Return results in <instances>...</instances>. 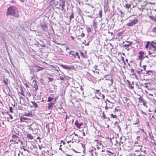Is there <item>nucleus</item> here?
<instances>
[{
  "instance_id": "obj_49",
  "label": "nucleus",
  "mask_w": 156,
  "mask_h": 156,
  "mask_svg": "<svg viewBox=\"0 0 156 156\" xmlns=\"http://www.w3.org/2000/svg\"><path fill=\"white\" fill-rule=\"evenodd\" d=\"M23 151H27L28 152H29V151L26 149H25V148H23Z\"/></svg>"
},
{
  "instance_id": "obj_26",
  "label": "nucleus",
  "mask_w": 156,
  "mask_h": 156,
  "mask_svg": "<svg viewBox=\"0 0 156 156\" xmlns=\"http://www.w3.org/2000/svg\"><path fill=\"white\" fill-rule=\"evenodd\" d=\"M146 69H142L141 72V74H146L147 70Z\"/></svg>"
},
{
  "instance_id": "obj_23",
  "label": "nucleus",
  "mask_w": 156,
  "mask_h": 156,
  "mask_svg": "<svg viewBox=\"0 0 156 156\" xmlns=\"http://www.w3.org/2000/svg\"><path fill=\"white\" fill-rule=\"evenodd\" d=\"M76 52L74 51H71L70 52V55H72V56L75 58H76Z\"/></svg>"
},
{
  "instance_id": "obj_43",
  "label": "nucleus",
  "mask_w": 156,
  "mask_h": 156,
  "mask_svg": "<svg viewBox=\"0 0 156 156\" xmlns=\"http://www.w3.org/2000/svg\"><path fill=\"white\" fill-rule=\"evenodd\" d=\"M80 53V54L83 57H85L84 55L83 52H81Z\"/></svg>"
},
{
  "instance_id": "obj_29",
  "label": "nucleus",
  "mask_w": 156,
  "mask_h": 156,
  "mask_svg": "<svg viewBox=\"0 0 156 156\" xmlns=\"http://www.w3.org/2000/svg\"><path fill=\"white\" fill-rule=\"evenodd\" d=\"M138 69V70H137L136 71L137 73L139 74H141V71H142V69Z\"/></svg>"
},
{
  "instance_id": "obj_53",
  "label": "nucleus",
  "mask_w": 156,
  "mask_h": 156,
  "mask_svg": "<svg viewBox=\"0 0 156 156\" xmlns=\"http://www.w3.org/2000/svg\"><path fill=\"white\" fill-rule=\"evenodd\" d=\"M102 99H104V98H105V96L103 94H102Z\"/></svg>"
},
{
  "instance_id": "obj_64",
  "label": "nucleus",
  "mask_w": 156,
  "mask_h": 156,
  "mask_svg": "<svg viewBox=\"0 0 156 156\" xmlns=\"http://www.w3.org/2000/svg\"><path fill=\"white\" fill-rule=\"evenodd\" d=\"M67 156H72V155H69V154H68Z\"/></svg>"
},
{
  "instance_id": "obj_59",
  "label": "nucleus",
  "mask_w": 156,
  "mask_h": 156,
  "mask_svg": "<svg viewBox=\"0 0 156 156\" xmlns=\"http://www.w3.org/2000/svg\"><path fill=\"white\" fill-rule=\"evenodd\" d=\"M63 67L64 68H66V69L68 68L67 66H63Z\"/></svg>"
},
{
  "instance_id": "obj_34",
  "label": "nucleus",
  "mask_w": 156,
  "mask_h": 156,
  "mask_svg": "<svg viewBox=\"0 0 156 156\" xmlns=\"http://www.w3.org/2000/svg\"><path fill=\"white\" fill-rule=\"evenodd\" d=\"M113 118H117V115H114L112 114L110 115Z\"/></svg>"
},
{
  "instance_id": "obj_40",
  "label": "nucleus",
  "mask_w": 156,
  "mask_h": 156,
  "mask_svg": "<svg viewBox=\"0 0 156 156\" xmlns=\"http://www.w3.org/2000/svg\"><path fill=\"white\" fill-rule=\"evenodd\" d=\"M76 56H77V57L79 58H80V56L79 55V53L78 52H76Z\"/></svg>"
},
{
  "instance_id": "obj_37",
  "label": "nucleus",
  "mask_w": 156,
  "mask_h": 156,
  "mask_svg": "<svg viewBox=\"0 0 156 156\" xmlns=\"http://www.w3.org/2000/svg\"><path fill=\"white\" fill-rule=\"evenodd\" d=\"M48 82L52 81L53 80V79L52 78L48 77Z\"/></svg>"
},
{
  "instance_id": "obj_24",
  "label": "nucleus",
  "mask_w": 156,
  "mask_h": 156,
  "mask_svg": "<svg viewBox=\"0 0 156 156\" xmlns=\"http://www.w3.org/2000/svg\"><path fill=\"white\" fill-rule=\"evenodd\" d=\"M32 103L33 105V106L35 108H37L38 106L34 102H32Z\"/></svg>"
},
{
  "instance_id": "obj_63",
  "label": "nucleus",
  "mask_w": 156,
  "mask_h": 156,
  "mask_svg": "<svg viewBox=\"0 0 156 156\" xmlns=\"http://www.w3.org/2000/svg\"><path fill=\"white\" fill-rule=\"evenodd\" d=\"M148 52H149V55H151V54H152V53H151L150 51H149Z\"/></svg>"
},
{
  "instance_id": "obj_17",
  "label": "nucleus",
  "mask_w": 156,
  "mask_h": 156,
  "mask_svg": "<svg viewBox=\"0 0 156 156\" xmlns=\"http://www.w3.org/2000/svg\"><path fill=\"white\" fill-rule=\"evenodd\" d=\"M154 42H152V43H151V46L152 48H154V51H156V46L155 44L154 43Z\"/></svg>"
},
{
  "instance_id": "obj_7",
  "label": "nucleus",
  "mask_w": 156,
  "mask_h": 156,
  "mask_svg": "<svg viewBox=\"0 0 156 156\" xmlns=\"http://www.w3.org/2000/svg\"><path fill=\"white\" fill-rule=\"evenodd\" d=\"M104 78H105L106 80H110L111 82V84L113 83V80L112 77L109 75H105L104 76Z\"/></svg>"
},
{
  "instance_id": "obj_20",
  "label": "nucleus",
  "mask_w": 156,
  "mask_h": 156,
  "mask_svg": "<svg viewBox=\"0 0 156 156\" xmlns=\"http://www.w3.org/2000/svg\"><path fill=\"white\" fill-rule=\"evenodd\" d=\"M152 71L150 70H147L146 73V74L148 75H151L152 74Z\"/></svg>"
},
{
  "instance_id": "obj_61",
  "label": "nucleus",
  "mask_w": 156,
  "mask_h": 156,
  "mask_svg": "<svg viewBox=\"0 0 156 156\" xmlns=\"http://www.w3.org/2000/svg\"><path fill=\"white\" fill-rule=\"evenodd\" d=\"M19 142H20V143H21V144H23V142H22V141H20H20H19Z\"/></svg>"
},
{
  "instance_id": "obj_27",
  "label": "nucleus",
  "mask_w": 156,
  "mask_h": 156,
  "mask_svg": "<svg viewBox=\"0 0 156 156\" xmlns=\"http://www.w3.org/2000/svg\"><path fill=\"white\" fill-rule=\"evenodd\" d=\"M152 31L154 33L156 34V27L153 28Z\"/></svg>"
},
{
  "instance_id": "obj_62",
  "label": "nucleus",
  "mask_w": 156,
  "mask_h": 156,
  "mask_svg": "<svg viewBox=\"0 0 156 156\" xmlns=\"http://www.w3.org/2000/svg\"><path fill=\"white\" fill-rule=\"evenodd\" d=\"M71 142V141H68L67 142V143L68 144H69Z\"/></svg>"
},
{
  "instance_id": "obj_22",
  "label": "nucleus",
  "mask_w": 156,
  "mask_h": 156,
  "mask_svg": "<svg viewBox=\"0 0 156 156\" xmlns=\"http://www.w3.org/2000/svg\"><path fill=\"white\" fill-rule=\"evenodd\" d=\"M35 100H38L40 98V96H37L36 94H34L33 96Z\"/></svg>"
},
{
  "instance_id": "obj_50",
  "label": "nucleus",
  "mask_w": 156,
  "mask_h": 156,
  "mask_svg": "<svg viewBox=\"0 0 156 156\" xmlns=\"http://www.w3.org/2000/svg\"><path fill=\"white\" fill-rule=\"evenodd\" d=\"M149 44L148 43H147L146 44V46H145L146 48H148V46H149Z\"/></svg>"
},
{
  "instance_id": "obj_60",
  "label": "nucleus",
  "mask_w": 156,
  "mask_h": 156,
  "mask_svg": "<svg viewBox=\"0 0 156 156\" xmlns=\"http://www.w3.org/2000/svg\"><path fill=\"white\" fill-rule=\"evenodd\" d=\"M99 91V90H96V93H98Z\"/></svg>"
},
{
  "instance_id": "obj_38",
  "label": "nucleus",
  "mask_w": 156,
  "mask_h": 156,
  "mask_svg": "<svg viewBox=\"0 0 156 156\" xmlns=\"http://www.w3.org/2000/svg\"><path fill=\"white\" fill-rule=\"evenodd\" d=\"M143 55H140L138 56V58L140 59H143Z\"/></svg>"
},
{
  "instance_id": "obj_1",
  "label": "nucleus",
  "mask_w": 156,
  "mask_h": 156,
  "mask_svg": "<svg viewBox=\"0 0 156 156\" xmlns=\"http://www.w3.org/2000/svg\"><path fill=\"white\" fill-rule=\"evenodd\" d=\"M9 15L16 17H18L19 15L18 9L16 7L13 6H10L8 8L6 16H8Z\"/></svg>"
},
{
  "instance_id": "obj_39",
  "label": "nucleus",
  "mask_w": 156,
  "mask_h": 156,
  "mask_svg": "<svg viewBox=\"0 0 156 156\" xmlns=\"http://www.w3.org/2000/svg\"><path fill=\"white\" fill-rule=\"evenodd\" d=\"M31 125H29L28 126V127H29L28 129L29 130H33V129L31 127Z\"/></svg>"
},
{
  "instance_id": "obj_48",
  "label": "nucleus",
  "mask_w": 156,
  "mask_h": 156,
  "mask_svg": "<svg viewBox=\"0 0 156 156\" xmlns=\"http://www.w3.org/2000/svg\"><path fill=\"white\" fill-rule=\"evenodd\" d=\"M9 118H10V119H13V117L12 116V115L10 114L9 115Z\"/></svg>"
},
{
  "instance_id": "obj_51",
  "label": "nucleus",
  "mask_w": 156,
  "mask_h": 156,
  "mask_svg": "<svg viewBox=\"0 0 156 156\" xmlns=\"http://www.w3.org/2000/svg\"><path fill=\"white\" fill-rule=\"evenodd\" d=\"M85 35V34L83 33H82L81 35L82 37H83Z\"/></svg>"
},
{
  "instance_id": "obj_54",
  "label": "nucleus",
  "mask_w": 156,
  "mask_h": 156,
  "mask_svg": "<svg viewBox=\"0 0 156 156\" xmlns=\"http://www.w3.org/2000/svg\"><path fill=\"white\" fill-rule=\"evenodd\" d=\"M83 124V123L82 122H80V123H79V125H80V127H81V126H82Z\"/></svg>"
},
{
  "instance_id": "obj_36",
  "label": "nucleus",
  "mask_w": 156,
  "mask_h": 156,
  "mask_svg": "<svg viewBox=\"0 0 156 156\" xmlns=\"http://www.w3.org/2000/svg\"><path fill=\"white\" fill-rule=\"evenodd\" d=\"M144 54V52L143 51H140L138 53V54L140 55H143Z\"/></svg>"
},
{
  "instance_id": "obj_45",
  "label": "nucleus",
  "mask_w": 156,
  "mask_h": 156,
  "mask_svg": "<svg viewBox=\"0 0 156 156\" xmlns=\"http://www.w3.org/2000/svg\"><path fill=\"white\" fill-rule=\"evenodd\" d=\"M146 93L148 94L150 96H151L152 97H153V94H150V93H148V92H146Z\"/></svg>"
},
{
  "instance_id": "obj_8",
  "label": "nucleus",
  "mask_w": 156,
  "mask_h": 156,
  "mask_svg": "<svg viewBox=\"0 0 156 156\" xmlns=\"http://www.w3.org/2000/svg\"><path fill=\"white\" fill-rule=\"evenodd\" d=\"M142 146V145H135V148L136 152H139L141 150Z\"/></svg>"
},
{
  "instance_id": "obj_9",
  "label": "nucleus",
  "mask_w": 156,
  "mask_h": 156,
  "mask_svg": "<svg viewBox=\"0 0 156 156\" xmlns=\"http://www.w3.org/2000/svg\"><path fill=\"white\" fill-rule=\"evenodd\" d=\"M41 27L44 31H46L47 28V26L44 22H43L41 24Z\"/></svg>"
},
{
  "instance_id": "obj_47",
  "label": "nucleus",
  "mask_w": 156,
  "mask_h": 156,
  "mask_svg": "<svg viewBox=\"0 0 156 156\" xmlns=\"http://www.w3.org/2000/svg\"><path fill=\"white\" fill-rule=\"evenodd\" d=\"M58 97H56L54 98V102H55L56 100L58 98Z\"/></svg>"
},
{
  "instance_id": "obj_13",
  "label": "nucleus",
  "mask_w": 156,
  "mask_h": 156,
  "mask_svg": "<svg viewBox=\"0 0 156 156\" xmlns=\"http://www.w3.org/2000/svg\"><path fill=\"white\" fill-rule=\"evenodd\" d=\"M28 119H29L27 117H24V116L23 115L20 118V120L22 122H26V120Z\"/></svg>"
},
{
  "instance_id": "obj_46",
  "label": "nucleus",
  "mask_w": 156,
  "mask_h": 156,
  "mask_svg": "<svg viewBox=\"0 0 156 156\" xmlns=\"http://www.w3.org/2000/svg\"><path fill=\"white\" fill-rule=\"evenodd\" d=\"M102 116H103V117L105 119H106V115H105V114H104V113H103V114Z\"/></svg>"
},
{
  "instance_id": "obj_19",
  "label": "nucleus",
  "mask_w": 156,
  "mask_h": 156,
  "mask_svg": "<svg viewBox=\"0 0 156 156\" xmlns=\"http://www.w3.org/2000/svg\"><path fill=\"white\" fill-rule=\"evenodd\" d=\"M127 82H128L129 87L131 89H133V87L132 85L130 82L128 80H127Z\"/></svg>"
},
{
  "instance_id": "obj_42",
  "label": "nucleus",
  "mask_w": 156,
  "mask_h": 156,
  "mask_svg": "<svg viewBox=\"0 0 156 156\" xmlns=\"http://www.w3.org/2000/svg\"><path fill=\"white\" fill-rule=\"evenodd\" d=\"M87 31L88 32H90L91 31V28L89 27L87 29Z\"/></svg>"
},
{
  "instance_id": "obj_25",
  "label": "nucleus",
  "mask_w": 156,
  "mask_h": 156,
  "mask_svg": "<svg viewBox=\"0 0 156 156\" xmlns=\"http://www.w3.org/2000/svg\"><path fill=\"white\" fill-rule=\"evenodd\" d=\"M54 99L53 98H51V97H49L48 98V102H51Z\"/></svg>"
},
{
  "instance_id": "obj_15",
  "label": "nucleus",
  "mask_w": 156,
  "mask_h": 156,
  "mask_svg": "<svg viewBox=\"0 0 156 156\" xmlns=\"http://www.w3.org/2000/svg\"><path fill=\"white\" fill-rule=\"evenodd\" d=\"M132 42H130L128 44H124L123 46V47H124L125 49H127L128 50H129V49H127V48L129 46H130L131 45V44H132Z\"/></svg>"
},
{
  "instance_id": "obj_32",
  "label": "nucleus",
  "mask_w": 156,
  "mask_h": 156,
  "mask_svg": "<svg viewBox=\"0 0 156 156\" xmlns=\"http://www.w3.org/2000/svg\"><path fill=\"white\" fill-rule=\"evenodd\" d=\"M8 80L6 79H5L3 81L4 83L6 85H7L8 84Z\"/></svg>"
},
{
  "instance_id": "obj_57",
  "label": "nucleus",
  "mask_w": 156,
  "mask_h": 156,
  "mask_svg": "<svg viewBox=\"0 0 156 156\" xmlns=\"http://www.w3.org/2000/svg\"><path fill=\"white\" fill-rule=\"evenodd\" d=\"M141 112L142 114H144L145 115H146V114L145 112H144L142 111L141 110Z\"/></svg>"
},
{
  "instance_id": "obj_28",
  "label": "nucleus",
  "mask_w": 156,
  "mask_h": 156,
  "mask_svg": "<svg viewBox=\"0 0 156 156\" xmlns=\"http://www.w3.org/2000/svg\"><path fill=\"white\" fill-rule=\"evenodd\" d=\"M131 6V4H126L125 5V7L128 9L130 8Z\"/></svg>"
},
{
  "instance_id": "obj_18",
  "label": "nucleus",
  "mask_w": 156,
  "mask_h": 156,
  "mask_svg": "<svg viewBox=\"0 0 156 156\" xmlns=\"http://www.w3.org/2000/svg\"><path fill=\"white\" fill-rule=\"evenodd\" d=\"M75 124L78 128H80V125H79V123L78 122V120H77L76 121Z\"/></svg>"
},
{
  "instance_id": "obj_6",
  "label": "nucleus",
  "mask_w": 156,
  "mask_h": 156,
  "mask_svg": "<svg viewBox=\"0 0 156 156\" xmlns=\"http://www.w3.org/2000/svg\"><path fill=\"white\" fill-rule=\"evenodd\" d=\"M34 79L35 78L34 77H31V80H33V81L32 84V85L34 88H35V91H37V90L38 89V87L37 83Z\"/></svg>"
},
{
  "instance_id": "obj_11",
  "label": "nucleus",
  "mask_w": 156,
  "mask_h": 156,
  "mask_svg": "<svg viewBox=\"0 0 156 156\" xmlns=\"http://www.w3.org/2000/svg\"><path fill=\"white\" fill-rule=\"evenodd\" d=\"M139 101L140 102L143 103V105L144 106H146V104L147 103V102L144 100L142 99L140 97L139 98Z\"/></svg>"
},
{
  "instance_id": "obj_33",
  "label": "nucleus",
  "mask_w": 156,
  "mask_h": 156,
  "mask_svg": "<svg viewBox=\"0 0 156 156\" xmlns=\"http://www.w3.org/2000/svg\"><path fill=\"white\" fill-rule=\"evenodd\" d=\"M93 27L95 29L97 27V24L95 22L93 23Z\"/></svg>"
},
{
  "instance_id": "obj_12",
  "label": "nucleus",
  "mask_w": 156,
  "mask_h": 156,
  "mask_svg": "<svg viewBox=\"0 0 156 156\" xmlns=\"http://www.w3.org/2000/svg\"><path fill=\"white\" fill-rule=\"evenodd\" d=\"M7 91H6L4 89H3V91L6 94H8L9 96H10L11 95V91L10 88L9 87H8V89H7Z\"/></svg>"
},
{
  "instance_id": "obj_52",
  "label": "nucleus",
  "mask_w": 156,
  "mask_h": 156,
  "mask_svg": "<svg viewBox=\"0 0 156 156\" xmlns=\"http://www.w3.org/2000/svg\"><path fill=\"white\" fill-rule=\"evenodd\" d=\"M27 94L29 97H30L31 96L29 92L27 93Z\"/></svg>"
},
{
  "instance_id": "obj_41",
  "label": "nucleus",
  "mask_w": 156,
  "mask_h": 156,
  "mask_svg": "<svg viewBox=\"0 0 156 156\" xmlns=\"http://www.w3.org/2000/svg\"><path fill=\"white\" fill-rule=\"evenodd\" d=\"M9 111L11 113L12 112V108L11 107H9Z\"/></svg>"
},
{
  "instance_id": "obj_10",
  "label": "nucleus",
  "mask_w": 156,
  "mask_h": 156,
  "mask_svg": "<svg viewBox=\"0 0 156 156\" xmlns=\"http://www.w3.org/2000/svg\"><path fill=\"white\" fill-rule=\"evenodd\" d=\"M65 2L63 0H61L59 4V5L62 7V10H63L65 6Z\"/></svg>"
},
{
  "instance_id": "obj_16",
  "label": "nucleus",
  "mask_w": 156,
  "mask_h": 156,
  "mask_svg": "<svg viewBox=\"0 0 156 156\" xmlns=\"http://www.w3.org/2000/svg\"><path fill=\"white\" fill-rule=\"evenodd\" d=\"M55 103L53 102H50L48 104V108L50 109L54 105Z\"/></svg>"
},
{
  "instance_id": "obj_3",
  "label": "nucleus",
  "mask_w": 156,
  "mask_h": 156,
  "mask_svg": "<svg viewBox=\"0 0 156 156\" xmlns=\"http://www.w3.org/2000/svg\"><path fill=\"white\" fill-rule=\"evenodd\" d=\"M138 22V20L136 18H130L128 23H126V25L129 27H132Z\"/></svg>"
},
{
  "instance_id": "obj_58",
  "label": "nucleus",
  "mask_w": 156,
  "mask_h": 156,
  "mask_svg": "<svg viewBox=\"0 0 156 156\" xmlns=\"http://www.w3.org/2000/svg\"><path fill=\"white\" fill-rule=\"evenodd\" d=\"M62 146V145H60V148H59V149L60 150H62V148H61V147Z\"/></svg>"
},
{
  "instance_id": "obj_55",
  "label": "nucleus",
  "mask_w": 156,
  "mask_h": 156,
  "mask_svg": "<svg viewBox=\"0 0 156 156\" xmlns=\"http://www.w3.org/2000/svg\"><path fill=\"white\" fill-rule=\"evenodd\" d=\"M71 37L72 39V40H74V38L73 36H71Z\"/></svg>"
},
{
  "instance_id": "obj_5",
  "label": "nucleus",
  "mask_w": 156,
  "mask_h": 156,
  "mask_svg": "<svg viewBox=\"0 0 156 156\" xmlns=\"http://www.w3.org/2000/svg\"><path fill=\"white\" fill-rule=\"evenodd\" d=\"M12 140H10V141H13L15 143L18 144L19 141H20V140L19 137L15 135H13L12 136Z\"/></svg>"
},
{
  "instance_id": "obj_44",
  "label": "nucleus",
  "mask_w": 156,
  "mask_h": 156,
  "mask_svg": "<svg viewBox=\"0 0 156 156\" xmlns=\"http://www.w3.org/2000/svg\"><path fill=\"white\" fill-rule=\"evenodd\" d=\"M139 123V120H138V121H137L136 122L134 123H133V124L134 125H136V124H138Z\"/></svg>"
},
{
  "instance_id": "obj_14",
  "label": "nucleus",
  "mask_w": 156,
  "mask_h": 156,
  "mask_svg": "<svg viewBox=\"0 0 156 156\" xmlns=\"http://www.w3.org/2000/svg\"><path fill=\"white\" fill-rule=\"evenodd\" d=\"M23 116H27L28 117H31L32 116V115L30 112H25L23 114Z\"/></svg>"
},
{
  "instance_id": "obj_21",
  "label": "nucleus",
  "mask_w": 156,
  "mask_h": 156,
  "mask_svg": "<svg viewBox=\"0 0 156 156\" xmlns=\"http://www.w3.org/2000/svg\"><path fill=\"white\" fill-rule=\"evenodd\" d=\"M27 137L29 139L32 140L33 138V136L30 134H28L27 135Z\"/></svg>"
},
{
  "instance_id": "obj_2",
  "label": "nucleus",
  "mask_w": 156,
  "mask_h": 156,
  "mask_svg": "<svg viewBox=\"0 0 156 156\" xmlns=\"http://www.w3.org/2000/svg\"><path fill=\"white\" fill-rule=\"evenodd\" d=\"M98 152H95L94 150L92 151V156H104V155L102 154H99L98 155ZM113 154V153L109 151H107L106 153L105 154V156H111Z\"/></svg>"
},
{
  "instance_id": "obj_31",
  "label": "nucleus",
  "mask_w": 156,
  "mask_h": 156,
  "mask_svg": "<svg viewBox=\"0 0 156 156\" xmlns=\"http://www.w3.org/2000/svg\"><path fill=\"white\" fill-rule=\"evenodd\" d=\"M102 14V11L101 10L99 11V14L100 16V18L101 17Z\"/></svg>"
},
{
  "instance_id": "obj_56",
  "label": "nucleus",
  "mask_w": 156,
  "mask_h": 156,
  "mask_svg": "<svg viewBox=\"0 0 156 156\" xmlns=\"http://www.w3.org/2000/svg\"><path fill=\"white\" fill-rule=\"evenodd\" d=\"M140 136H137L136 139H137V140H138L140 138Z\"/></svg>"
},
{
  "instance_id": "obj_35",
  "label": "nucleus",
  "mask_w": 156,
  "mask_h": 156,
  "mask_svg": "<svg viewBox=\"0 0 156 156\" xmlns=\"http://www.w3.org/2000/svg\"><path fill=\"white\" fill-rule=\"evenodd\" d=\"M150 18H151L153 20L156 22V18L151 16H150Z\"/></svg>"
},
{
  "instance_id": "obj_4",
  "label": "nucleus",
  "mask_w": 156,
  "mask_h": 156,
  "mask_svg": "<svg viewBox=\"0 0 156 156\" xmlns=\"http://www.w3.org/2000/svg\"><path fill=\"white\" fill-rule=\"evenodd\" d=\"M103 145L101 144V142L100 141L98 140L97 141V145L96 148H95L93 150L91 151V154L92 155V151L94 150V151L96 152V149L98 150H100V151H101L102 152L104 151L103 150H101L102 149Z\"/></svg>"
},
{
  "instance_id": "obj_30",
  "label": "nucleus",
  "mask_w": 156,
  "mask_h": 156,
  "mask_svg": "<svg viewBox=\"0 0 156 156\" xmlns=\"http://www.w3.org/2000/svg\"><path fill=\"white\" fill-rule=\"evenodd\" d=\"M74 18V15L73 13L72 12L71 14V15L69 17V19L70 21L71 20Z\"/></svg>"
}]
</instances>
